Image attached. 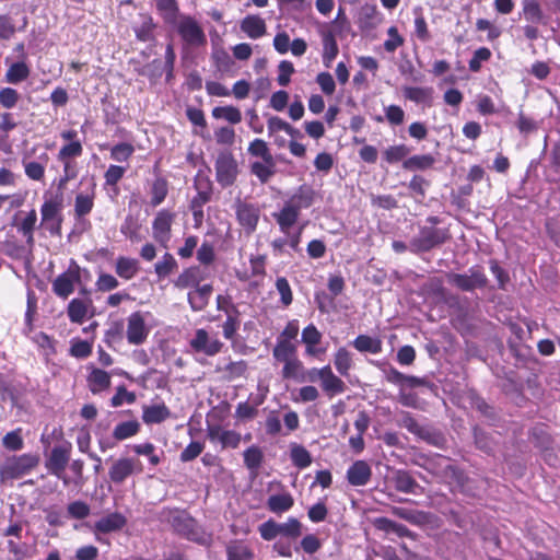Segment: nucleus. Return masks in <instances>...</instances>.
Listing matches in <instances>:
<instances>
[{"mask_svg":"<svg viewBox=\"0 0 560 560\" xmlns=\"http://www.w3.org/2000/svg\"><path fill=\"white\" fill-rule=\"evenodd\" d=\"M80 281L79 268H69L66 272L59 275L52 282L54 293L62 299H67L74 291V284Z\"/></svg>","mask_w":560,"mask_h":560,"instance_id":"4468645a","label":"nucleus"},{"mask_svg":"<svg viewBox=\"0 0 560 560\" xmlns=\"http://www.w3.org/2000/svg\"><path fill=\"white\" fill-rule=\"evenodd\" d=\"M86 381L89 388L93 394H98L103 390H106L112 384L109 373L97 368L91 369Z\"/></svg>","mask_w":560,"mask_h":560,"instance_id":"bb28decb","label":"nucleus"},{"mask_svg":"<svg viewBox=\"0 0 560 560\" xmlns=\"http://www.w3.org/2000/svg\"><path fill=\"white\" fill-rule=\"evenodd\" d=\"M302 535V524L295 517L288 518L284 523H278V537L296 539Z\"/></svg>","mask_w":560,"mask_h":560,"instance_id":"79ce46f5","label":"nucleus"},{"mask_svg":"<svg viewBox=\"0 0 560 560\" xmlns=\"http://www.w3.org/2000/svg\"><path fill=\"white\" fill-rule=\"evenodd\" d=\"M207 435L211 443H219L223 448H236L241 442L240 433L225 430L219 424L209 425Z\"/></svg>","mask_w":560,"mask_h":560,"instance_id":"2eb2a0df","label":"nucleus"},{"mask_svg":"<svg viewBox=\"0 0 560 560\" xmlns=\"http://www.w3.org/2000/svg\"><path fill=\"white\" fill-rule=\"evenodd\" d=\"M299 215L300 212L288 202L279 212L273 213L280 231L284 234H289L291 228L296 223Z\"/></svg>","mask_w":560,"mask_h":560,"instance_id":"cd10ccee","label":"nucleus"},{"mask_svg":"<svg viewBox=\"0 0 560 560\" xmlns=\"http://www.w3.org/2000/svg\"><path fill=\"white\" fill-rule=\"evenodd\" d=\"M149 332L150 330L140 312L131 313L128 316L126 337L130 345H142L147 340Z\"/></svg>","mask_w":560,"mask_h":560,"instance_id":"ddd939ff","label":"nucleus"},{"mask_svg":"<svg viewBox=\"0 0 560 560\" xmlns=\"http://www.w3.org/2000/svg\"><path fill=\"white\" fill-rule=\"evenodd\" d=\"M206 278L205 271L198 267L192 266L184 269L177 279L174 281V285L177 289H188V288H197L200 285V282Z\"/></svg>","mask_w":560,"mask_h":560,"instance_id":"4be33fe9","label":"nucleus"},{"mask_svg":"<svg viewBox=\"0 0 560 560\" xmlns=\"http://www.w3.org/2000/svg\"><path fill=\"white\" fill-rule=\"evenodd\" d=\"M435 163V159L431 154L412 155L406 159L402 167L408 171H424Z\"/></svg>","mask_w":560,"mask_h":560,"instance_id":"a19ab883","label":"nucleus"},{"mask_svg":"<svg viewBox=\"0 0 560 560\" xmlns=\"http://www.w3.org/2000/svg\"><path fill=\"white\" fill-rule=\"evenodd\" d=\"M189 346L196 352L213 357L221 351L223 343L218 338L211 337L203 328H199L190 339Z\"/></svg>","mask_w":560,"mask_h":560,"instance_id":"f8f14e48","label":"nucleus"},{"mask_svg":"<svg viewBox=\"0 0 560 560\" xmlns=\"http://www.w3.org/2000/svg\"><path fill=\"white\" fill-rule=\"evenodd\" d=\"M143 22L135 28L136 36L141 42L153 39V30L155 27L151 16H144Z\"/></svg>","mask_w":560,"mask_h":560,"instance_id":"bf43d9fd","label":"nucleus"},{"mask_svg":"<svg viewBox=\"0 0 560 560\" xmlns=\"http://www.w3.org/2000/svg\"><path fill=\"white\" fill-rule=\"evenodd\" d=\"M228 560H252L250 548L242 540H233L226 546Z\"/></svg>","mask_w":560,"mask_h":560,"instance_id":"c9c22d12","label":"nucleus"},{"mask_svg":"<svg viewBox=\"0 0 560 560\" xmlns=\"http://www.w3.org/2000/svg\"><path fill=\"white\" fill-rule=\"evenodd\" d=\"M37 222V213L34 209H32L23 220L19 223H15L18 232L25 237V241L28 246L34 245V231Z\"/></svg>","mask_w":560,"mask_h":560,"instance_id":"7c9ffc66","label":"nucleus"},{"mask_svg":"<svg viewBox=\"0 0 560 560\" xmlns=\"http://www.w3.org/2000/svg\"><path fill=\"white\" fill-rule=\"evenodd\" d=\"M217 182L223 187L232 186L238 174V166L235 158L230 151H222L218 154L214 163Z\"/></svg>","mask_w":560,"mask_h":560,"instance_id":"39448f33","label":"nucleus"},{"mask_svg":"<svg viewBox=\"0 0 560 560\" xmlns=\"http://www.w3.org/2000/svg\"><path fill=\"white\" fill-rule=\"evenodd\" d=\"M236 219L246 233H253L258 224L260 211L257 206L237 199L234 203Z\"/></svg>","mask_w":560,"mask_h":560,"instance_id":"9b49d317","label":"nucleus"},{"mask_svg":"<svg viewBox=\"0 0 560 560\" xmlns=\"http://www.w3.org/2000/svg\"><path fill=\"white\" fill-rule=\"evenodd\" d=\"M95 287L101 292H108L119 287V281L109 273L101 272L95 282Z\"/></svg>","mask_w":560,"mask_h":560,"instance_id":"338daca9","label":"nucleus"},{"mask_svg":"<svg viewBox=\"0 0 560 560\" xmlns=\"http://www.w3.org/2000/svg\"><path fill=\"white\" fill-rule=\"evenodd\" d=\"M388 38L384 42V49L387 52H394L398 47H400L404 44L402 36L398 33V30L396 26H390L387 30Z\"/></svg>","mask_w":560,"mask_h":560,"instance_id":"774afa93","label":"nucleus"},{"mask_svg":"<svg viewBox=\"0 0 560 560\" xmlns=\"http://www.w3.org/2000/svg\"><path fill=\"white\" fill-rule=\"evenodd\" d=\"M177 267L175 258L166 253L154 266L155 272L160 278L167 277Z\"/></svg>","mask_w":560,"mask_h":560,"instance_id":"13d9d810","label":"nucleus"},{"mask_svg":"<svg viewBox=\"0 0 560 560\" xmlns=\"http://www.w3.org/2000/svg\"><path fill=\"white\" fill-rule=\"evenodd\" d=\"M446 278L450 284L467 292L482 289L488 283V278L479 266L470 267L466 273L450 272Z\"/></svg>","mask_w":560,"mask_h":560,"instance_id":"20e7f679","label":"nucleus"},{"mask_svg":"<svg viewBox=\"0 0 560 560\" xmlns=\"http://www.w3.org/2000/svg\"><path fill=\"white\" fill-rule=\"evenodd\" d=\"M434 90L431 86H404L402 95L406 100L423 107L433 105Z\"/></svg>","mask_w":560,"mask_h":560,"instance_id":"aec40b11","label":"nucleus"},{"mask_svg":"<svg viewBox=\"0 0 560 560\" xmlns=\"http://www.w3.org/2000/svg\"><path fill=\"white\" fill-rule=\"evenodd\" d=\"M197 195L191 200V209L202 208L210 201L212 195L211 182L207 177L198 176L195 183Z\"/></svg>","mask_w":560,"mask_h":560,"instance_id":"c756f323","label":"nucleus"},{"mask_svg":"<svg viewBox=\"0 0 560 560\" xmlns=\"http://www.w3.org/2000/svg\"><path fill=\"white\" fill-rule=\"evenodd\" d=\"M174 24L186 46L200 47L206 45V34L200 24L191 15L180 14Z\"/></svg>","mask_w":560,"mask_h":560,"instance_id":"7ed1b4c3","label":"nucleus"},{"mask_svg":"<svg viewBox=\"0 0 560 560\" xmlns=\"http://www.w3.org/2000/svg\"><path fill=\"white\" fill-rule=\"evenodd\" d=\"M162 520L167 522L179 535L200 545H210L211 535L208 534L195 518L183 510H164Z\"/></svg>","mask_w":560,"mask_h":560,"instance_id":"f257e3e1","label":"nucleus"},{"mask_svg":"<svg viewBox=\"0 0 560 560\" xmlns=\"http://www.w3.org/2000/svg\"><path fill=\"white\" fill-rule=\"evenodd\" d=\"M36 465L37 459L32 455L13 456L3 463L0 472L3 478L16 479L31 471Z\"/></svg>","mask_w":560,"mask_h":560,"instance_id":"0eeeda50","label":"nucleus"},{"mask_svg":"<svg viewBox=\"0 0 560 560\" xmlns=\"http://www.w3.org/2000/svg\"><path fill=\"white\" fill-rule=\"evenodd\" d=\"M301 382H318L323 393L328 398L341 395L347 390L346 383L332 372L330 365L308 369L302 376Z\"/></svg>","mask_w":560,"mask_h":560,"instance_id":"f03ea898","label":"nucleus"},{"mask_svg":"<svg viewBox=\"0 0 560 560\" xmlns=\"http://www.w3.org/2000/svg\"><path fill=\"white\" fill-rule=\"evenodd\" d=\"M313 190L307 187H300L299 190L288 201L299 212L302 209L311 207L313 203Z\"/></svg>","mask_w":560,"mask_h":560,"instance_id":"a18cd8bd","label":"nucleus"},{"mask_svg":"<svg viewBox=\"0 0 560 560\" xmlns=\"http://www.w3.org/2000/svg\"><path fill=\"white\" fill-rule=\"evenodd\" d=\"M139 430L140 424L136 420L120 422L115 427L113 431V436L117 441H122L136 435L139 432Z\"/></svg>","mask_w":560,"mask_h":560,"instance_id":"09e8293b","label":"nucleus"},{"mask_svg":"<svg viewBox=\"0 0 560 560\" xmlns=\"http://www.w3.org/2000/svg\"><path fill=\"white\" fill-rule=\"evenodd\" d=\"M115 271L121 279L130 280L139 271L138 260L135 258L119 256L115 262Z\"/></svg>","mask_w":560,"mask_h":560,"instance_id":"2f4dec72","label":"nucleus"},{"mask_svg":"<svg viewBox=\"0 0 560 560\" xmlns=\"http://www.w3.org/2000/svg\"><path fill=\"white\" fill-rule=\"evenodd\" d=\"M240 27L252 39L260 38L267 32L265 20L256 14L246 15L241 21Z\"/></svg>","mask_w":560,"mask_h":560,"instance_id":"b1692460","label":"nucleus"},{"mask_svg":"<svg viewBox=\"0 0 560 560\" xmlns=\"http://www.w3.org/2000/svg\"><path fill=\"white\" fill-rule=\"evenodd\" d=\"M92 307V301L90 299H72L67 308V314L70 322L75 324H82L88 317L89 310Z\"/></svg>","mask_w":560,"mask_h":560,"instance_id":"393cba45","label":"nucleus"},{"mask_svg":"<svg viewBox=\"0 0 560 560\" xmlns=\"http://www.w3.org/2000/svg\"><path fill=\"white\" fill-rule=\"evenodd\" d=\"M72 445L68 441L55 445L46 459V468L51 475H60L65 471L70 460Z\"/></svg>","mask_w":560,"mask_h":560,"instance_id":"1a4fd4ad","label":"nucleus"},{"mask_svg":"<svg viewBox=\"0 0 560 560\" xmlns=\"http://www.w3.org/2000/svg\"><path fill=\"white\" fill-rule=\"evenodd\" d=\"M415 14V34L422 43H428L431 39V34L428 28L427 21L423 16L421 8L413 9Z\"/></svg>","mask_w":560,"mask_h":560,"instance_id":"8fccbe9b","label":"nucleus"},{"mask_svg":"<svg viewBox=\"0 0 560 560\" xmlns=\"http://www.w3.org/2000/svg\"><path fill=\"white\" fill-rule=\"evenodd\" d=\"M393 481L396 490L399 492L416 494L418 490L421 489L415 478L406 470H396L393 476Z\"/></svg>","mask_w":560,"mask_h":560,"instance_id":"c85d7f7f","label":"nucleus"},{"mask_svg":"<svg viewBox=\"0 0 560 560\" xmlns=\"http://www.w3.org/2000/svg\"><path fill=\"white\" fill-rule=\"evenodd\" d=\"M212 116L217 119H225L231 124H238L242 120L241 110L234 106H219L212 109Z\"/></svg>","mask_w":560,"mask_h":560,"instance_id":"3c124183","label":"nucleus"},{"mask_svg":"<svg viewBox=\"0 0 560 560\" xmlns=\"http://www.w3.org/2000/svg\"><path fill=\"white\" fill-rule=\"evenodd\" d=\"M392 513L411 524H420L424 520V514L422 512L407 508L393 506Z\"/></svg>","mask_w":560,"mask_h":560,"instance_id":"4d7b16f0","label":"nucleus"},{"mask_svg":"<svg viewBox=\"0 0 560 560\" xmlns=\"http://www.w3.org/2000/svg\"><path fill=\"white\" fill-rule=\"evenodd\" d=\"M318 33L323 44V62L326 67H329L339 52L338 44L336 40V33L328 26H319Z\"/></svg>","mask_w":560,"mask_h":560,"instance_id":"f3484780","label":"nucleus"},{"mask_svg":"<svg viewBox=\"0 0 560 560\" xmlns=\"http://www.w3.org/2000/svg\"><path fill=\"white\" fill-rule=\"evenodd\" d=\"M94 207V189L91 192H80L74 200V217H86Z\"/></svg>","mask_w":560,"mask_h":560,"instance_id":"4c0bfd02","label":"nucleus"},{"mask_svg":"<svg viewBox=\"0 0 560 560\" xmlns=\"http://www.w3.org/2000/svg\"><path fill=\"white\" fill-rule=\"evenodd\" d=\"M167 183L162 178H158L153 182L151 187V206L156 207L161 205L167 196Z\"/></svg>","mask_w":560,"mask_h":560,"instance_id":"5fc2aeb1","label":"nucleus"},{"mask_svg":"<svg viewBox=\"0 0 560 560\" xmlns=\"http://www.w3.org/2000/svg\"><path fill=\"white\" fill-rule=\"evenodd\" d=\"M127 524V518L118 512L110 513L95 522L94 534H108L118 532Z\"/></svg>","mask_w":560,"mask_h":560,"instance_id":"412c9836","label":"nucleus"},{"mask_svg":"<svg viewBox=\"0 0 560 560\" xmlns=\"http://www.w3.org/2000/svg\"><path fill=\"white\" fill-rule=\"evenodd\" d=\"M142 471L143 466L139 459L131 457H121L114 462L108 471V475L109 479L114 483L120 485L131 475L141 474Z\"/></svg>","mask_w":560,"mask_h":560,"instance_id":"6e6552de","label":"nucleus"},{"mask_svg":"<svg viewBox=\"0 0 560 560\" xmlns=\"http://www.w3.org/2000/svg\"><path fill=\"white\" fill-rule=\"evenodd\" d=\"M212 291L213 288L211 284H202L195 288V290L189 291L187 294V301L190 308L194 312L203 311L209 304Z\"/></svg>","mask_w":560,"mask_h":560,"instance_id":"5701e85b","label":"nucleus"},{"mask_svg":"<svg viewBox=\"0 0 560 560\" xmlns=\"http://www.w3.org/2000/svg\"><path fill=\"white\" fill-rule=\"evenodd\" d=\"M243 456L245 466L250 471L257 472L264 459L262 451L258 446L252 445L244 451Z\"/></svg>","mask_w":560,"mask_h":560,"instance_id":"de8ad7c7","label":"nucleus"},{"mask_svg":"<svg viewBox=\"0 0 560 560\" xmlns=\"http://www.w3.org/2000/svg\"><path fill=\"white\" fill-rule=\"evenodd\" d=\"M135 152L130 143L122 142L114 145L110 150V158L117 162L127 161Z\"/></svg>","mask_w":560,"mask_h":560,"instance_id":"0e129e2a","label":"nucleus"},{"mask_svg":"<svg viewBox=\"0 0 560 560\" xmlns=\"http://www.w3.org/2000/svg\"><path fill=\"white\" fill-rule=\"evenodd\" d=\"M171 412L164 405H153L143 408L142 420L147 424L161 423L170 417Z\"/></svg>","mask_w":560,"mask_h":560,"instance_id":"72a5a7b5","label":"nucleus"},{"mask_svg":"<svg viewBox=\"0 0 560 560\" xmlns=\"http://www.w3.org/2000/svg\"><path fill=\"white\" fill-rule=\"evenodd\" d=\"M67 512L71 518L83 520L90 515L91 509L89 504L78 500L68 504Z\"/></svg>","mask_w":560,"mask_h":560,"instance_id":"052dcab7","label":"nucleus"},{"mask_svg":"<svg viewBox=\"0 0 560 560\" xmlns=\"http://www.w3.org/2000/svg\"><path fill=\"white\" fill-rule=\"evenodd\" d=\"M61 200H46L40 208L42 221L51 234L59 235L61 231Z\"/></svg>","mask_w":560,"mask_h":560,"instance_id":"9d476101","label":"nucleus"},{"mask_svg":"<svg viewBox=\"0 0 560 560\" xmlns=\"http://www.w3.org/2000/svg\"><path fill=\"white\" fill-rule=\"evenodd\" d=\"M445 240L446 235L444 231L434 228H424L411 240L410 250L416 254L428 252L443 244Z\"/></svg>","mask_w":560,"mask_h":560,"instance_id":"423d86ee","label":"nucleus"},{"mask_svg":"<svg viewBox=\"0 0 560 560\" xmlns=\"http://www.w3.org/2000/svg\"><path fill=\"white\" fill-rule=\"evenodd\" d=\"M352 345L360 352L376 354L382 351V341L368 335H359Z\"/></svg>","mask_w":560,"mask_h":560,"instance_id":"e433bc0d","label":"nucleus"},{"mask_svg":"<svg viewBox=\"0 0 560 560\" xmlns=\"http://www.w3.org/2000/svg\"><path fill=\"white\" fill-rule=\"evenodd\" d=\"M212 59L217 69L221 72H229L234 63L231 56L224 49L214 50Z\"/></svg>","mask_w":560,"mask_h":560,"instance_id":"e2e57ef3","label":"nucleus"},{"mask_svg":"<svg viewBox=\"0 0 560 560\" xmlns=\"http://www.w3.org/2000/svg\"><path fill=\"white\" fill-rule=\"evenodd\" d=\"M250 172L262 183L269 182V179L276 173V161L275 159L271 162H253L250 165Z\"/></svg>","mask_w":560,"mask_h":560,"instance_id":"ea45409f","label":"nucleus"},{"mask_svg":"<svg viewBox=\"0 0 560 560\" xmlns=\"http://www.w3.org/2000/svg\"><path fill=\"white\" fill-rule=\"evenodd\" d=\"M30 75V68L24 61H18L12 63L5 73V80L9 83L18 84Z\"/></svg>","mask_w":560,"mask_h":560,"instance_id":"c03bdc74","label":"nucleus"},{"mask_svg":"<svg viewBox=\"0 0 560 560\" xmlns=\"http://www.w3.org/2000/svg\"><path fill=\"white\" fill-rule=\"evenodd\" d=\"M323 338L322 332L314 324H310L302 330V342L305 345V354L319 358L326 352V348L318 347Z\"/></svg>","mask_w":560,"mask_h":560,"instance_id":"dca6fc26","label":"nucleus"},{"mask_svg":"<svg viewBox=\"0 0 560 560\" xmlns=\"http://www.w3.org/2000/svg\"><path fill=\"white\" fill-rule=\"evenodd\" d=\"M372 477V468L365 460H355L347 470V480L353 487L368 485Z\"/></svg>","mask_w":560,"mask_h":560,"instance_id":"6ab92c4d","label":"nucleus"},{"mask_svg":"<svg viewBox=\"0 0 560 560\" xmlns=\"http://www.w3.org/2000/svg\"><path fill=\"white\" fill-rule=\"evenodd\" d=\"M306 371L307 370H305L302 361L298 357H294L283 363L282 377L293 378L301 382V378Z\"/></svg>","mask_w":560,"mask_h":560,"instance_id":"49530a36","label":"nucleus"},{"mask_svg":"<svg viewBox=\"0 0 560 560\" xmlns=\"http://www.w3.org/2000/svg\"><path fill=\"white\" fill-rule=\"evenodd\" d=\"M247 151L252 156L260 158L262 161L269 163L273 159L267 142L264 141L262 139L257 138L253 140L249 143Z\"/></svg>","mask_w":560,"mask_h":560,"instance_id":"603ef678","label":"nucleus"},{"mask_svg":"<svg viewBox=\"0 0 560 560\" xmlns=\"http://www.w3.org/2000/svg\"><path fill=\"white\" fill-rule=\"evenodd\" d=\"M173 217L174 215L171 212L161 210L153 220V237L163 246H166L170 241Z\"/></svg>","mask_w":560,"mask_h":560,"instance_id":"a211bd4d","label":"nucleus"},{"mask_svg":"<svg viewBox=\"0 0 560 560\" xmlns=\"http://www.w3.org/2000/svg\"><path fill=\"white\" fill-rule=\"evenodd\" d=\"M272 355L276 361L284 363L296 357V348L292 342H289V340H277Z\"/></svg>","mask_w":560,"mask_h":560,"instance_id":"37998d69","label":"nucleus"},{"mask_svg":"<svg viewBox=\"0 0 560 560\" xmlns=\"http://www.w3.org/2000/svg\"><path fill=\"white\" fill-rule=\"evenodd\" d=\"M83 153V145L81 141H73L63 144L58 154L57 160H74Z\"/></svg>","mask_w":560,"mask_h":560,"instance_id":"6e6d98bb","label":"nucleus"},{"mask_svg":"<svg viewBox=\"0 0 560 560\" xmlns=\"http://www.w3.org/2000/svg\"><path fill=\"white\" fill-rule=\"evenodd\" d=\"M156 10L168 24H174L180 15L176 0H156Z\"/></svg>","mask_w":560,"mask_h":560,"instance_id":"f704fd0d","label":"nucleus"},{"mask_svg":"<svg viewBox=\"0 0 560 560\" xmlns=\"http://www.w3.org/2000/svg\"><path fill=\"white\" fill-rule=\"evenodd\" d=\"M410 153V149L405 144H397L387 148L383 152L384 160L389 163H397L406 159V156Z\"/></svg>","mask_w":560,"mask_h":560,"instance_id":"864d4df0","label":"nucleus"},{"mask_svg":"<svg viewBox=\"0 0 560 560\" xmlns=\"http://www.w3.org/2000/svg\"><path fill=\"white\" fill-rule=\"evenodd\" d=\"M290 459L299 469H305L312 464L311 453L301 444H290Z\"/></svg>","mask_w":560,"mask_h":560,"instance_id":"473e14b6","label":"nucleus"},{"mask_svg":"<svg viewBox=\"0 0 560 560\" xmlns=\"http://www.w3.org/2000/svg\"><path fill=\"white\" fill-rule=\"evenodd\" d=\"M276 289L280 294V301L284 306L292 303L293 295L289 281L284 277H279L276 280Z\"/></svg>","mask_w":560,"mask_h":560,"instance_id":"69168bd1","label":"nucleus"},{"mask_svg":"<svg viewBox=\"0 0 560 560\" xmlns=\"http://www.w3.org/2000/svg\"><path fill=\"white\" fill-rule=\"evenodd\" d=\"M334 365L341 376H348L352 369V354L346 348H339L334 354Z\"/></svg>","mask_w":560,"mask_h":560,"instance_id":"58836bf2","label":"nucleus"},{"mask_svg":"<svg viewBox=\"0 0 560 560\" xmlns=\"http://www.w3.org/2000/svg\"><path fill=\"white\" fill-rule=\"evenodd\" d=\"M523 14L530 22H538L542 18L539 3L536 0H523Z\"/></svg>","mask_w":560,"mask_h":560,"instance_id":"680f3d73","label":"nucleus"},{"mask_svg":"<svg viewBox=\"0 0 560 560\" xmlns=\"http://www.w3.org/2000/svg\"><path fill=\"white\" fill-rule=\"evenodd\" d=\"M294 505V499L289 492L271 494L266 502L267 509L275 514L288 512Z\"/></svg>","mask_w":560,"mask_h":560,"instance_id":"a878e982","label":"nucleus"}]
</instances>
